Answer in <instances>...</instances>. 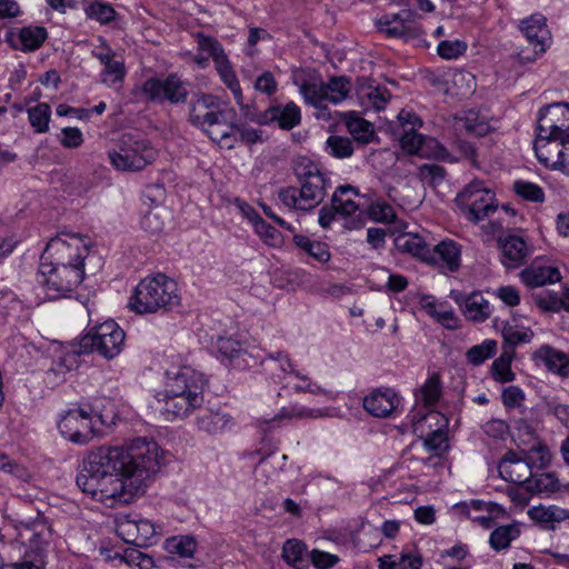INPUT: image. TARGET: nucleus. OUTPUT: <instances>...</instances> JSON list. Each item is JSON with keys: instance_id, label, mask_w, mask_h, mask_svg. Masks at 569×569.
Returning <instances> with one entry per match:
<instances>
[{"instance_id": "obj_17", "label": "nucleus", "mask_w": 569, "mask_h": 569, "mask_svg": "<svg viewBox=\"0 0 569 569\" xmlns=\"http://www.w3.org/2000/svg\"><path fill=\"white\" fill-rule=\"evenodd\" d=\"M263 370L273 378L282 379L287 375H293L300 380L308 381L307 386H295L297 392H310L313 395H326L327 390L313 382L308 376L302 375L293 369L292 362L288 353L278 351L267 353L260 361Z\"/></svg>"}, {"instance_id": "obj_52", "label": "nucleus", "mask_w": 569, "mask_h": 569, "mask_svg": "<svg viewBox=\"0 0 569 569\" xmlns=\"http://www.w3.org/2000/svg\"><path fill=\"white\" fill-rule=\"evenodd\" d=\"M89 19L97 20L101 24H108L116 19L117 12L114 8L102 1H93L84 9Z\"/></svg>"}, {"instance_id": "obj_44", "label": "nucleus", "mask_w": 569, "mask_h": 569, "mask_svg": "<svg viewBox=\"0 0 569 569\" xmlns=\"http://www.w3.org/2000/svg\"><path fill=\"white\" fill-rule=\"evenodd\" d=\"M232 127V138L228 141L221 142L227 148L231 149L234 144L240 141L247 144H254L263 141L262 130L256 129L246 124H237L229 122Z\"/></svg>"}, {"instance_id": "obj_55", "label": "nucleus", "mask_w": 569, "mask_h": 569, "mask_svg": "<svg viewBox=\"0 0 569 569\" xmlns=\"http://www.w3.org/2000/svg\"><path fill=\"white\" fill-rule=\"evenodd\" d=\"M327 151L335 158H349L353 153L352 141L347 137L330 136L326 141Z\"/></svg>"}, {"instance_id": "obj_43", "label": "nucleus", "mask_w": 569, "mask_h": 569, "mask_svg": "<svg viewBox=\"0 0 569 569\" xmlns=\"http://www.w3.org/2000/svg\"><path fill=\"white\" fill-rule=\"evenodd\" d=\"M282 558L288 565L297 569H303L308 559L306 545L298 539L287 540L282 547Z\"/></svg>"}, {"instance_id": "obj_50", "label": "nucleus", "mask_w": 569, "mask_h": 569, "mask_svg": "<svg viewBox=\"0 0 569 569\" xmlns=\"http://www.w3.org/2000/svg\"><path fill=\"white\" fill-rule=\"evenodd\" d=\"M166 549L182 558H192L197 550V541L192 536H176L166 540Z\"/></svg>"}, {"instance_id": "obj_46", "label": "nucleus", "mask_w": 569, "mask_h": 569, "mask_svg": "<svg viewBox=\"0 0 569 569\" xmlns=\"http://www.w3.org/2000/svg\"><path fill=\"white\" fill-rule=\"evenodd\" d=\"M28 120L36 133H44L49 130L51 108L48 103L41 102L27 109Z\"/></svg>"}, {"instance_id": "obj_60", "label": "nucleus", "mask_w": 569, "mask_h": 569, "mask_svg": "<svg viewBox=\"0 0 569 569\" xmlns=\"http://www.w3.org/2000/svg\"><path fill=\"white\" fill-rule=\"evenodd\" d=\"M217 349L223 359H228L230 361L247 355L239 341L226 337L218 338Z\"/></svg>"}, {"instance_id": "obj_21", "label": "nucleus", "mask_w": 569, "mask_h": 569, "mask_svg": "<svg viewBox=\"0 0 569 569\" xmlns=\"http://www.w3.org/2000/svg\"><path fill=\"white\" fill-rule=\"evenodd\" d=\"M100 47L92 50V56L103 66L100 73V80L110 88H118L122 84L126 77V67L123 60H116V52L106 42L103 38H99Z\"/></svg>"}, {"instance_id": "obj_33", "label": "nucleus", "mask_w": 569, "mask_h": 569, "mask_svg": "<svg viewBox=\"0 0 569 569\" xmlns=\"http://www.w3.org/2000/svg\"><path fill=\"white\" fill-rule=\"evenodd\" d=\"M533 360L543 363L548 370L560 376L569 375V355L550 346H541L533 352Z\"/></svg>"}, {"instance_id": "obj_18", "label": "nucleus", "mask_w": 569, "mask_h": 569, "mask_svg": "<svg viewBox=\"0 0 569 569\" xmlns=\"http://www.w3.org/2000/svg\"><path fill=\"white\" fill-rule=\"evenodd\" d=\"M520 30L533 48L532 54L521 52L520 59L523 62H532L543 54L551 44L552 38L547 19L540 13H535L521 21Z\"/></svg>"}, {"instance_id": "obj_20", "label": "nucleus", "mask_w": 569, "mask_h": 569, "mask_svg": "<svg viewBox=\"0 0 569 569\" xmlns=\"http://www.w3.org/2000/svg\"><path fill=\"white\" fill-rule=\"evenodd\" d=\"M453 509L483 528H490L496 520L507 517L502 506L483 500L462 501L456 503Z\"/></svg>"}, {"instance_id": "obj_32", "label": "nucleus", "mask_w": 569, "mask_h": 569, "mask_svg": "<svg viewBox=\"0 0 569 569\" xmlns=\"http://www.w3.org/2000/svg\"><path fill=\"white\" fill-rule=\"evenodd\" d=\"M199 430L209 435L222 433L233 426L232 417L220 410H203L196 419Z\"/></svg>"}, {"instance_id": "obj_62", "label": "nucleus", "mask_w": 569, "mask_h": 569, "mask_svg": "<svg viewBox=\"0 0 569 569\" xmlns=\"http://www.w3.org/2000/svg\"><path fill=\"white\" fill-rule=\"evenodd\" d=\"M117 533L127 543H139V535L137 531V521L131 520L128 517H123L117 521Z\"/></svg>"}, {"instance_id": "obj_3", "label": "nucleus", "mask_w": 569, "mask_h": 569, "mask_svg": "<svg viewBox=\"0 0 569 569\" xmlns=\"http://www.w3.org/2000/svg\"><path fill=\"white\" fill-rule=\"evenodd\" d=\"M292 171L299 187H284L278 192L280 202L288 209L309 211L318 207L327 194L330 181L320 166L306 156L292 160Z\"/></svg>"}, {"instance_id": "obj_8", "label": "nucleus", "mask_w": 569, "mask_h": 569, "mask_svg": "<svg viewBox=\"0 0 569 569\" xmlns=\"http://www.w3.org/2000/svg\"><path fill=\"white\" fill-rule=\"evenodd\" d=\"M76 483L83 493L110 506L116 502H128L134 497L127 492L119 478H108L83 460L76 477Z\"/></svg>"}, {"instance_id": "obj_13", "label": "nucleus", "mask_w": 569, "mask_h": 569, "mask_svg": "<svg viewBox=\"0 0 569 569\" xmlns=\"http://www.w3.org/2000/svg\"><path fill=\"white\" fill-rule=\"evenodd\" d=\"M124 338V331L119 325L113 320H107L92 327L80 339V349L86 353L97 351L100 356L110 360L122 351Z\"/></svg>"}, {"instance_id": "obj_45", "label": "nucleus", "mask_w": 569, "mask_h": 569, "mask_svg": "<svg viewBox=\"0 0 569 569\" xmlns=\"http://www.w3.org/2000/svg\"><path fill=\"white\" fill-rule=\"evenodd\" d=\"M327 410L320 408H308L305 406L295 405L290 408H282L271 421L282 419H319L327 417Z\"/></svg>"}, {"instance_id": "obj_12", "label": "nucleus", "mask_w": 569, "mask_h": 569, "mask_svg": "<svg viewBox=\"0 0 569 569\" xmlns=\"http://www.w3.org/2000/svg\"><path fill=\"white\" fill-rule=\"evenodd\" d=\"M456 201L465 218L473 223L485 220L497 210L495 193L479 180L467 184L458 193Z\"/></svg>"}, {"instance_id": "obj_38", "label": "nucleus", "mask_w": 569, "mask_h": 569, "mask_svg": "<svg viewBox=\"0 0 569 569\" xmlns=\"http://www.w3.org/2000/svg\"><path fill=\"white\" fill-rule=\"evenodd\" d=\"M422 309L443 327L453 329L458 327V318L453 309L445 301H437L433 297H426L421 301Z\"/></svg>"}, {"instance_id": "obj_59", "label": "nucleus", "mask_w": 569, "mask_h": 569, "mask_svg": "<svg viewBox=\"0 0 569 569\" xmlns=\"http://www.w3.org/2000/svg\"><path fill=\"white\" fill-rule=\"evenodd\" d=\"M451 82L456 88V94L458 96H468L473 92L475 89V77L465 70H456L452 73Z\"/></svg>"}, {"instance_id": "obj_1", "label": "nucleus", "mask_w": 569, "mask_h": 569, "mask_svg": "<svg viewBox=\"0 0 569 569\" xmlns=\"http://www.w3.org/2000/svg\"><path fill=\"white\" fill-rule=\"evenodd\" d=\"M83 461L108 478H119L127 492L143 493L160 467V447L153 440L137 438L127 446H100Z\"/></svg>"}, {"instance_id": "obj_26", "label": "nucleus", "mask_w": 569, "mask_h": 569, "mask_svg": "<svg viewBox=\"0 0 569 569\" xmlns=\"http://www.w3.org/2000/svg\"><path fill=\"white\" fill-rule=\"evenodd\" d=\"M461 246L457 241L445 239L432 249L428 248L425 261L443 271L455 272L461 266Z\"/></svg>"}, {"instance_id": "obj_11", "label": "nucleus", "mask_w": 569, "mask_h": 569, "mask_svg": "<svg viewBox=\"0 0 569 569\" xmlns=\"http://www.w3.org/2000/svg\"><path fill=\"white\" fill-rule=\"evenodd\" d=\"M569 138V103L557 102L542 107L538 113L533 150Z\"/></svg>"}, {"instance_id": "obj_27", "label": "nucleus", "mask_w": 569, "mask_h": 569, "mask_svg": "<svg viewBox=\"0 0 569 569\" xmlns=\"http://www.w3.org/2000/svg\"><path fill=\"white\" fill-rule=\"evenodd\" d=\"M530 463H532V461L528 457L527 459H522L511 452L506 455L499 462L498 471L503 480L517 485H526V488L530 489V479L532 477ZM536 465L539 466V462H536Z\"/></svg>"}, {"instance_id": "obj_34", "label": "nucleus", "mask_w": 569, "mask_h": 569, "mask_svg": "<svg viewBox=\"0 0 569 569\" xmlns=\"http://www.w3.org/2000/svg\"><path fill=\"white\" fill-rule=\"evenodd\" d=\"M410 428L417 436H428L442 430H448V419L437 410H428L417 419L415 415L411 418Z\"/></svg>"}, {"instance_id": "obj_56", "label": "nucleus", "mask_w": 569, "mask_h": 569, "mask_svg": "<svg viewBox=\"0 0 569 569\" xmlns=\"http://www.w3.org/2000/svg\"><path fill=\"white\" fill-rule=\"evenodd\" d=\"M196 37L199 50L208 52L214 64L227 58L221 43L217 39L203 33H198Z\"/></svg>"}, {"instance_id": "obj_54", "label": "nucleus", "mask_w": 569, "mask_h": 569, "mask_svg": "<svg viewBox=\"0 0 569 569\" xmlns=\"http://www.w3.org/2000/svg\"><path fill=\"white\" fill-rule=\"evenodd\" d=\"M250 214L249 221L252 223L256 232L269 244H274L279 238V232L274 227L266 222L259 213L253 209L249 208Z\"/></svg>"}, {"instance_id": "obj_14", "label": "nucleus", "mask_w": 569, "mask_h": 569, "mask_svg": "<svg viewBox=\"0 0 569 569\" xmlns=\"http://www.w3.org/2000/svg\"><path fill=\"white\" fill-rule=\"evenodd\" d=\"M422 441L423 449L430 453L429 458L418 459L412 450L417 448L415 442H411L400 456L399 468H407L409 477H417L422 472L423 467H437L441 463V458L449 450L448 430H442L428 436H418Z\"/></svg>"}, {"instance_id": "obj_51", "label": "nucleus", "mask_w": 569, "mask_h": 569, "mask_svg": "<svg viewBox=\"0 0 569 569\" xmlns=\"http://www.w3.org/2000/svg\"><path fill=\"white\" fill-rule=\"evenodd\" d=\"M497 350V342L492 339H486L481 343L468 349L466 358L469 363L479 366L490 359Z\"/></svg>"}, {"instance_id": "obj_63", "label": "nucleus", "mask_w": 569, "mask_h": 569, "mask_svg": "<svg viewBox=\"0 0 569 569\" xmlns=\"http://www.w3.org/2000/svg\"><path fill=\"white\" fill-rule=\"evenodd\" d=\"M536 305L546 312H559L562 310L560 297L553 292H542L535 297Z\"/></svg>"}, {"instance_id": "obj_2", "label": "nucleus", "mask_w": 569, "mask_h": 569, "mask_svg": "<svg viewBox=\"0 0 569 569\" xmlns=\"http://www.w3.org/2000/svg\"><path fill=\"white\" fill-rule=\"evenodd\" d=\"M68 237L51 239L41 256L37 282L49 300L67 297L84 278L90 241L86 236Z\"/></svg>"}, {"instance_id": "obj_25", "label": "nucleus", "mask_w": 569, "mask_h": 569, "mask_svg": "<svg viewBox=\"0 0 569 569\" xmlns=\"http://www.w3.org/2000/svg\"><path fill=\"white\" fill-rule=\"evenodd\" d=\"M513 437L523 446L522 451L528 453L532 462H539V467L549 463V450L538 441L533 427L527 421L522 419L516 421Z\"/></svg>"}, {"instance_id": "obj_7", "label": "nucleus", "mask_w": 569, "mask_h": 569, "mask_svg": "<svg viewBox=\"0 0 569 569\" xmlns=\"http://www.w3.org/2000/svg\"><path fill=\"white\" fill-rule=\"evenodd\" d=\"M103 423L99 410L88 403H80L61 415L58 428L67 440L87 445L100 432V426Z\"/></svg>"}, {"instance_id": "obj_57", "label": "nucleus", "mask_w": 569, "mask_h": 569, "mask_svg": "<svg viewBox=\"0 0 569 569\" xmlns=\"http://www.w3.org/2000/svg\"><path fill=\"white\" fill-rule=\"evenodd\" d=\"M467 48V42L462 40H442L437 46V53L445 60H453L465 54Z\"/></svg>"}, {"instance_id": "obj_36", "label": "nucleus", "mask_w": 569, "mask_h": 569, "mask_svg": "<svg viewBox=\"0 0 569 569\" xmlns=\"http://www.w3.org/2000/svg\"><path fill=\"white\" fill-rule=\"evenodd\" d=\"M216 70L221 79V81L226 84V87L232 92L233 98L237 104L240 108L242 116L248 111L249 107L243 102L242 90L238 80V77L231 66L230 60L224 58L214 64Z\"/></svg>"}, {"instance_id": "obj_9", "label": "nucleus", "mask_w": 569, "mask_h": 569, "mask_svg": "<svg viewBox=\"0 0 569 569\" xmlns=\"http://www.w3.org/2000/svg\"><path fill=\"white\" fill-rule=\"evenodd\" d=\"M397 120L403 130L400 136V146L407 154H420L421 157L438 159L447 158L446 149L438 141L432 138L423 139L416 132L417 128L421 127L422 121L411 109H402L397 114Z\"/></svg>"}, {"instance_id": "obj_23", "label": "nucleus", "mask_w": 569, "mask_h": 569, "mask_svg": "<svg viewBox=\"0 0 569 569\" xmlns=\"http://www.w3.org/2000/svg\"><path fill=\"white\" fill-rule=\"evenodd\" d=\"M352 197H359L357 188L350 184L340 186L332 194L331 202L336 211L339 212V216L343 218H352L349 228L357 229L362 227L365 223L361 207L367 204V201L363 203H357L353 201Z\"/></svg>"}, {"instance_id": "obj_53", "label": "nucleus", "mask_w": 569, "mask_h": 569, "mask_svg": "<svg viewBox=\"0 0 569 569\" xmlns=\"http://www.w3.org/2000/svg\"><path fill=\"white\" fill-rule=\"evenodd\" d=\"M164 212L166 210L159 206L148 210L141 218V227L150 234H158L164 228Z\"/></svg>"}, {"instance_id": "obj_35", "label": "nucleus", "mask_w": 569, "mask_h": 569, "mask_svg": "<svg viewBox=\"0 0 569 569\" xmlns=\"http://www.w3.org/2000/svg\"><path fill=\"white\" fill-rule=\"evenodd\" d=\"M357 97L360 104L366 110L373 109L376 111L385 110L389 100L388 90L373 86L371 82L359 84L357 88Z\"/></svg>"}, {"instance_id": "obj_49", "label": "nucleus", "mask_w": 569, "mask_h": 569, "mask_svg": "<svg viewBox=\"0 0 569 569\" xmlns=\"http://www.w3.org/2000/svg\"><path fill=\"white\" fill-rule=\"evenodd\" d=\"M441 393L440 376L437 372H432L421 386L418 398L426 407H432L439 401Z\"/></svg>"}, {"instance_id": "obj_30", "label": "nucleus", "mask_w": 569, "mask_h": 569, "mask_svg": "<svg viewBox=\"0 0 569 569\" xmlns=\"http://www.w3.org/2000/svg\"><path fill=\"white\" fill-rule=\"evenodd\" d=\"M393 247L403 253L426 260L428 247L422 238L412 231H405L403 223L393 214Z\"/></svg>"}, {"instance_id": "obj_24", "label": "nucleus", "mask_w": 569, "mask_h": 569, "mask_svg": "<svg viewBox=\"0 0 569 569\" xmlns=\"http://www.w3.org/2000/svg\"><path fill=\"white\" fill-rule=\"evenodd\" d=\"M537 160L547 169L569 178V137L535 150Z\"/></svg>"}, {"instance_id": "obj_37", "label": "nucleus", "mask_w": 569, "mask_h": 569, "mask_svg": "<svg viewBox=\"0 0 569 569\" xmlns=\"http://www.w3.org/2000/svg\"><path fill=\"white\" fill-rule=\"evenodd\" d=\"M363 409L372 417L387 418L391 413V395L388 388H377L362 400Z\"/></svg>"}, {"instance_id": "obj_22", "label": "nucleus", "mask_w": 569, "mask_h": 569, "mask_svg": "<svg viewBox=\"0 0 569 569\" xmlns=\"http://www.w3.org/2000/svg\"><path fill=\"white\" fill-rule=\"evenodd\" d=\"M521 281L529 288L553 284L561 280L558 267L547 257H538L520 272Z\"/></svg>"}, {"instance_id": "obj_19", "label": "nucleus", "mask_w": 569, "mask_h": 569, "mask_svg": "<svg viewBox=\"0 0 569 569\" xmlns=\"http://www.w3.org/2000/svg\"><path fill=\"white\" fill-rule=\"evenodd\" d=\"M243 117L260 126L277 123L282 130H291L300 123L301 111L295 102H288L283 107L270 106L262 112H256L249 107Z\"/></svg>"}, {"instance_id": "obj_42", "label": "nucleus", "mask_w": 569, "mask_h": 569, "mask_svg": "<svg viewBox=\"0 0 569 569\" xmlns=\"http://www.w3.org/2000/svg\"><path fill=\"white\" fill-rule=\"evenodd\" d=\"M528 517L535 522L552 525L567 520V510L557 506H535L528 509Z\"/></svg>"}, {"instance_id": "obj_5", "label": "nucleus", "mask_w": 569, "mask_h": 569, "mask_svg": "<svg viewBox=\"0 0 569 569\" xmlns=\"http://www.w3.org/2000/svg\"><path fill=\"white\" fill-rule=\"evenodd\" d=\"M180 296L174 280L163 273L142 279L130 299V307L137 313H153L179 305Z\"/></svg>"}, {"instance_id": "obj_29", "label": "nucleus", "mask_w": 569, "mask_h": 569, "mask_svg": "<svg viewBox=\"0 0 569 569\" xmlns=\"http://www.w3.org/2000/svg\"><path fill=\"white\" fill-rule=\"evenodd\" d=\"M497 120L481 110H466L455 117L457 130H465L469 134L483 137L496 129Z\"/></svg>"}, {"instance_id": "obj_4", "label": "nucleus", "mask_w": 569, "mask_h": 569, "mask_svg": "<svg viewBox=\"0 0 569 569\" xmlns=\"http://www.w3.org/2000/svg\"><path fill=\"white\" fill-rule=\"evenodd\" d=\"M204 380L202 373L183 366L169 378L163 399L162 415L167 420L186 417L191 409L203 402Z\"/></svg>"}, {"instance_id": "obj_28", "label": "nucleus", "mask_w": 569, "mask_h": 569, "mask_svg": "<svg viewBox=\"0 0 569 569\" xmlns=\"http://www.w3.org/2000/svg\"><path fill=\"white\" fill-rule=\"evenodd\" d=\"M501 252L500 261L507 269L518 268L530 254V249L525 239L518 234L507 233L498 239Z\"/></svg>"}, {"instance_id": "obj_6", "label": "nucleus", "mask_w": 569, "mask_h": 569, "mask_svg": "<svg viewBox=\"0 0 569 569\" xmlns=\"http://www.w3.org/2000/svg\"><path fill=\"white\" fill-rule=\"evenodd\" d=\"M189 122L212 141L221 143L232 138V127L226 119V111L213 94L201 93L190 101Z\"/></svg>"}, {"instance_id": "obj_15", "label": "nucleus", "mask_w": 569, "mask_h": 569, "mask_svg": "<svg viewBox=\"0 0 569 569\" xmlns=\"http://www.w3.org/2000/svg\"><path fill=\"white\" fill-rule=\"evenodd\" d=\"M351 90V83L346 76L331 77L328 82L307 81L300 86V92L306 103L325 109L328 103L338 104L345 101Z\"/></svg>"}, {"instance_id": "obj_39", "label": "nucleus", "mask_w": 569, "mask_h": 569, "mask_svg": "<svg viewBox=\"0 0 569 569\" xmlns=\"http://www.w3.org/2000/svg\"><path fill=\"white\" fill-rule=\"evenodd\" d=\"M345 124L348 132L360 143H369L375 136L371 122L361 118L357 112L350 111L345 114Z\"/></svg>"}, {"instance_id": "obj_41", "label": "nucleus", "mask_w": 569, "mask_h": 569, "mask_svg": "<svg viewBox=\"0 0 569 569\" xmlns=\"http://www.w3.org/2000/svg\"><path fill=\"white\" fill-rule=\"evenodd\" d=\"M521 533L520 523L497 527L489 536V545L495 551H502L510 547L511 542L517 540Z\"/></svg>"}, {"instance_id": "obj_40", "label": "nucleus", "mask_w": 569, "mask_h": 569, "mask_svg": "<svg viewBox=\"0 0 569 569\" xmlns=\"http://www.w3.org/2000/svg\"><path fill=\"white\" fill-rule=\"evenodd\" d=\"M292 241L303 253L320 263H326L331 258L329 246L326 242L312 240L305 234H295Z\"/></svg>"}, {"instance_id": "obj_47", "label": "nucleus", "mask_w": 569, "mask_h": 569, "mask_svg": "<svg viewBox=\"0 0 569 569\" xmlns=\"http://www.w3.org/2000/svg\"><path fill=\"white\" fill-rule=\"evenodd\" d=\"M47 30L39 26L23 27L19 31L20 48L24 51H33L41 47L47 39Z\"/></svg>"}, {"instance_id": "obj_64", "label": "nucleus", "mask_w": 569, "mask_h": 569, "mask_svg": "<svg viewBox=\"0 0 569 569\" xmlns=\"http://www.w3.org/2000/svg\"><path fill=\"white\" fill-rule=\"evenodd\" d=\"M311 563L317 569H329L338 563L339 558L336 555L313 549L309 555Z\"/></svg>"}, {"instance_id": "obj_61", "label": "nucleus", "mask_w": 569, "mask_h": 569, "mask_svg": "<svg viewBox=\"0 0 569 569\" xmlns=\"http://www.w3.org/2000/svg\"><path fill=\"white\" fill-rule=\"evenodd\" d=\"M513 190L518 196L528 201L543 202L545 200V192L541 187L529 181H516Z\"/></svg>"}, {"instance_id": "obj_31", "label": "nucleus", "mask_w": 569, "mask_h": 569, "mask_svg": "<svg viewBox=\"0 0 569 569\" xmlns=\"http://www.w3.org/2000/svg\"><path fill=\"white\" fill-rule=\"evenodd\" d=\"M451 297L460 306L465 317L473 322H483L493 311L491 303L480 292H472L467 297L451 292Z\"/></svg>"}, {"instance_id": "obj_16", "label": "nucleus", "mask_w": 569, "mask_h": 569, "mask_svg": "<svg viewBox=\"0 0 569 569\" xmlns=\"http://www.w3.org/2000/svg\"><path fill=\"white\" fill-rule=\"evenodd\" d=\"M142 94L152 102L168 101L172 104L183 103L188 97V89L176 73L169 74L164 80L149 78L141 86Z\"/></svg>"}, {"instance_id": "obj_58", "label": "nucleus", "mask_w": 569, "mask_h": 569, "mask_svg": "<svg viewBox=\"0 0 569 569\" xmlns=\"http://www.w3.org/2000/svg\"><path fill=\"white\" fill-rule=\"evenodd\" d=\"M502 337L507 343L516 346L519 343L530 342L533 337V332L529 328L508 323L502 329Z\"/></svg>"}, {"instance_id": "obj_10", "label": "nucleus", "mask_w": 569, "mask_h": 569, "mask_svg": "<svg viewBox=\"0 0 569 569\" xmlns=\"http://www.w3.org/2000/svg\"><path fill=\"white\" fill-rule=\"evenodd\" d=\"M157 152L150 143L132 134H123L118 149L108 151L111 164L120 171H140L156 160Z\"/></svg>"}, {"instance_id": "obj_48", "label": "nucleus", "mask_w": 569, "mask_h": 569, "mask_svg": "<svg viewBox=\"0 0 569 569\" xmlns=\"http://www.w3.org/2000/svg\"><path fill=\"white\" fill-rule=\"evenodd\" d=\"M513 359L512 350H505L491 365L492 378L501 383L511 382L515 380L516 375L511 370V362Z\"/></svg>"}]
</instances>
